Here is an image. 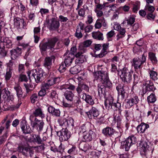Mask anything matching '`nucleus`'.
I'll use <instances>...</instances> for the list:
<instances>
[{"instance_id":"39","label":"nucleus","mask_w":158,"mask_h":158,"mask_svg":"<svg viewBox=\"0 0 158 158\" xmlns=\"http://www.w3.org/2000/svg\"><path fill=\"white\" fill-rule=\"evenodd\" d=\"M148 56L150 59L153 64H156L157 63V60L155 53L152 52H150Z\"/></svg>"},{"instance_id":"45","label":"nucleus","mask_w":158,"mask_h":158,"mask_svg":"<svg viewBox=\"0 0 158 158\" xmlns=\"http://www.w3.org/2000/svg\"><path fill=\"white\" fill-rule=\"evenodd\" d=\"M155 10V8L153 6L150 4H146L144 7V10L145 11H149L151 13H152Z\"/></svg>"},{"instance_id":"58","label":"nucleus","mask_w":158,"mask_h":158,"mask_svg":"<svg viewBox=\"0 0 158 158\" xmlns=\"http://www.w3.org/2000/svg\"><path fill=\"white\" fill-rule=\"evenodd\" d=\"M113 27L114 29L117 31H118L121 28L120 25L117 22H115L114 23Z\"/></svg>"},{"instance_id":"29","label":"nucleus","mask_w":158,"mask_h":158,"mask_svg":"<svg viewBox=\"0 0 158 158\" xmlns=\"http://www.w3.org/2000/svg\"><path fill=\"white\" fill-rule=\"evenodd\" d=\"M82 98L87 103L90 105H93L94 103L91 96L89 95L84 93L82 95Z\"/></svg>"},{"instance_id":"18","label":"nucleus","mask_w":158,"mask_h":158,"mask_svg":"<svg viewBox=\"0 0 158 158\" xmlns=\"http://www.w3.org/2000/svg\"><path fill=\"white\" fill-rule=\"evenodd\" d=\"M94 133L93 131L89 130V131H85L83 132V141H90L92 139Z\"/></svg>"},{"instance_id":"6","label":"nucleus","mask_w":158,"mask_h":158,"mask_svg":"<svg viewBox=\"0 0 158 158\" xmlns=\"http://www.w3.org/2000/svg\"><path fill=\"white\" fill-rule=\"evenodd\" d=\"M30 120L31 125L32 127L39 129V131H40L42 130L44 124L43 120H39L32 115L30 116Z\"/></svg>"},{"instance_id":"5","label":"nucleus","mask_w":158,"mask_h":158,"mask_svg":"<svg viewBox=\"0 0 158 158\" xmlns=\"http://www.w3.org/2000/svg\"><path fill=\"white\" fill-rule=\"evenodd\" d=\"M137 141L136 138L134 135L129 136L125 141L121 143V147L124 148L125 150L128 151L132 144H135Z\"/></svg>"},{"instance_id":"24","label":"nucleus","mask_w":158,"mask_h":158,"mask_svg":"<svg viewBox=\"0 0 158 158\" xmlns=\"http://www.w3.org/2000/svg\"><path fill=\"white\" fill-rule=\"evenodd\" d=\"M70 133L67 129L61 130L60 137L63 141L67 140L70 137Z\"/></svg>"},{"instance_id":"32","label":"nucleus","mask_w":158,"mask_h":158,"mask_svg":"<svg viewBox=\"0 0 158 158\" xmlns=\"http://www.w3.org/2000/svg\"><path fill=\"white\" fill-rule=\"evenodd\" d=\"M135 20V16L133 15H131L127 18H125V20L122 23L121 25L125 24L127 21L128 25H132L134 23Z\"/></svg>"},{"instance_id":"60","label":"nucleus","mask_w":158,"mask_h":158,"mask_svg":"<svg viewBox=\"0 0 158 158\" xmlns=\"http://www.w3.org/2000/svg\"><path fill=\"white\" fill-rule=\"evenodd\" d=\"M93 28V26L92 25H89L86 27L84 29L85 32H89L91 31Z\"/></svg>"},{"instance_id":"37","label":"nucleus","mask_w":158,"mask_h":158,"mask_svg":"<svg viewBox=\"0 0 158 158\" xmlns=\"http://www.w3.org/2000/svg\"><path fill=\"white\" fill-rule=\"evenodd\" d=\"M87 113L88 115V113H89L90 115H92L95 117H97L99 114L98 110L94 107H92L89 111L87 112Z\"/></svg>"},{"instance_id":"22","label":"nucleus","mask_w":158,"mask_h":158,"mask_svg":"<svg viewBox=\"0 0 158 158\" xmlns=\"http://www.w3.org/2000/svg\"><path fill=\"white\" fill-rule=\"evenodd\" d=\"M149 127V126L148 124L143 123L138 126L136 129L138 133L142 134L144 133L146 130Z\"/></svg>"},{"instance_id":"12","label":"nucleus","mask_w":158,"mask_h":158,"mask_svg":"<svg viewBox=\"0 0 158 158\" xmlns=\"http://www.w3.org/2000/svg\"><path fill=\"white\" fill-rule=\"evenodd\" d=\"M97 77H96V79L101 82H102V81H104V80H106L109 78L108 73L106 70L104 71L102 70L98 71L97 74Z\"/></svg>"},{"instance_id":"26","label":"nucleus","mask_w":158,"mask_h":158,"mask_svg":"<svg viewBox=\"0 0 158 158\" xmlns=\"http://www.w3.org/2000/svg\"><path fill=\"white\" fill-rule=\"evenodd\" d=\"M14 89L16 91V95L19 101L23 98V92L21 87L19 85H17L14 87Z\"/></svg>"},{"instance_id":"34","label":"nucleus","mask_w":158,"mask_h":158,"mask_svg":"<svg viewBox=\"0 0 158 158\" xmlns=\"http://www.w3.org/2000/svg\"><path fill=\"white\" fill-rule=\"evenodd\" d=\"M33 114L35 117L39 116L41 118H44L45 117L42 110L39 108L36 109L33 112Z\"/></svg>"},{"instance_id":"25","label":"nucleus","mask_w":158,"mask_h":158,"mask_svg":"<svg viewBox=\"0 0 158 158\" xmlns=\"http://www.w3.org/2000/svg\"><path fill=\"white\" fill-rule=\"evenodd\" d=\"M74 57L75 56L73 55H69L67 54H66L64 61L65 66H69L70 65L72 64Z\"/></svg>"},{"instance_id":"8","label":"nucleus","mask_w":158,"mask_h":158,"mask_svg":"<svg viewBox=\"0 0 158 158\" xmlns=\"http://www.w3.org/2000/svg\"><path fill=\"white\" fill-rule=\"evenodd\" d=\"M121 78L124 82H129L132 79V72L126 68H123L121 71Z\"/></svg>"},{"instance_id":"50","label":"nucleus","mask_w":158,"mask_h":158,"mask_svg":"<svg viewBox=\"0 0 158 158\" xmlns=\"http://www.w3.org/2000/svg\"><path fill=\"white\" fill-rule=\"evenodd\" d=\"M48 96L53 100H54L57 97L56 92L54 90L49 92L48 95Z\"/></svg>"},{"instance_id":"35","label":"nucleus","mask_w":158,"mask_h":158,"mask_svg":"<svg viewBox=\"0 0 158 158\" xmlns=\"http://www.w3.org/2000/svg\"><path fill=\"white\" fill-rule=\"evenodd\" d=\"M102 86H103L104 88L110 89L112 87V84L110 81L109 78L104 81H102L101 82Z\"/></svg>"},{"instance_id":"4","label":"nucleus","mask_w":158,"mask_h":158,"mask_svg":"<svg viewBox=\"0 0 158 158\" xmlns=\"http://www.w3.org/2000/svg\"><path fill=\"white\" fill-rule=\"evenodd\" d=\"M119 107H116L115 112L117 113L118 112L119 114L117 116L114 114V119L116 123V127L119 130V131L121 132L123 131V129H125V127L123 126V125L122 122V120L123 118V117L121 115V110L120 109V105H119Z\"/></svg>"},{"instance_id":"14","label":"nucleus","mask_w":158,"mask_h":158,"mask_svg":"<svg viewBox=\"0 0 158 158\" xmlns=\"http://www.w3.org/2000/svg\"><path fill=\"white\" fill-rule=\"evenodd\" d=\"M48 26L50 30H54L59 27L60 26V23L56 19L52 18L49 20Z\"/></svg>"},{"instance_id":"1","label":"nucleus","mask_w":158,"mask_h":158,"mask_svg":"<svg viewBox=\"0 0 158 158\" xmlns=\"http://www.w3.org/2000/svg\"><path fill=\"white\" fill-rule=\"evenodd\" d=\"M2 95V97L4 100V105H6L8 106H10L13 103L14 99V96L10 95V91L8 88H5L1 91H0V110L1 109V105L2 103L1 100V96Z\"/></svg>"},{"instance_id":"33","label":"nucleus","mask_w":158,"mask_h":158,"mask_svg":"<svg viewBox=\"0 0 158 158\" xmlns=\"http://www.w3.org/2000/svg\"><path fill=\"white\" fill-rule=\"evenodd\" d=\"M30 140L31 142H36L38 144H41L42 140L38 135H35L32 134L30 137Z\"/></svg>"},{"instance_id":"59","label":"nucleus","mask_w":158,"mask_h":158,"mask_svg":"<svg viewBox=\"0 0 158 158\" xmlns=\"http://www.w3.org/2000/svg\"><path fill=\"white\" fill-rule=\"evenodd\" d=\"M78 14L81 16L84 17L85 15V10L84 8H81L78 11Z\"/></svg>"},{"instance_id":"62","label":"nucleus","mask_w":158,"mask_h":158,"mask_svg":"<svg viewBox=\"0 0 158 158\" xmlns=\"http://www.w3.org/2000/svg\"><path fill=\"white\" fill-rule=\"evenodd\" d=\"M35 15V13L31 12L28 15V18L30 20H32V21L34 20Z\"/></svg>"},{"instance_id":"52","label":"nucleus","mask_w":158,"mask_h":158,"mask_svg":"<svg viewBox=\"0 0 158 158\" xmlns=\"http://www.w3.org/2000/svg\"><path fill=\"white\" fill-rule=\"evenodd\" d=\"M75 35L78 39L82 37L83 35L79 28H77V29Z\"/></svg>"},{"instance_id":"36","label":"nucleus","mask_w":158,"mask_h":158,"mask_svg":"<svg viewBox=\"0 0 158 158\" xmlns=\"http://www.w3.org/2000/svg\"><path fill=\"white\" fill-rule=\"evenodd\" d=\"M81 70V68L79 65H76L70 69V72L73 74H77Z\"/></svg>"},{"instance_id":"9","label":"nucleus","mask_w":158,"mask_h":158,"mask_svg":"<svg viewBox=\"0 0 158 158\" xmlns=\"http://www.w3.org/2000/svg\"><path fill=\"white\" fill-rule=\"evenodd\" d=\"M155 89L153 82L150 80L145 81L143 84L142 92L144 95L148 91H153Z\"/></svg>"},{"instance_id":"63","label":"nucleus","mask_w":158,"mask_h":158,"mask_svg":"<svg viewBox=\"0 0 158 158\" xmlns=\"http://www.w3.org/2000/svg\"><path fill=\"white\" fill-rule=\"evenodd\" d=\"M41 15H43L44 14H45L48 13L49 10L48 9L44 8H41L40 11Z\"/></svg>"},{"instance_id":"3","label":"nucleus","mask_w":158,"mask_h":158,"mask_svg":"<svg viewBox=\"0 0 158 158\" xmlns=\"http://www.w3.org/2000/svg\"><path fill=\"white\" fill-rule=\"evenodd\" d=\"M57 41V39L54 38L49 39L48 42H41L39 45L40 49L41 52L46 51L48 49L52 51L54 50L56 43Z\"/></svg>"},{"instance_id":"20","label":"nucleus","mask_w":158,"mask_h":158,"mask_svg":"<svg viewBox=\"0 0 158 158\" xmlns=\"http://www.w3.org/2000/svg\"><path fill=\"white\" fill-rule=\"evenodd\" d=\"M83 53L80 52H77L76 55V59L75 62L76 64L82 63L85 60V56L82 55Z\"/></svg>"},{"instance_id":"49","label":"nucleus","mask_w":158,"mask_h":158,"mask_svg":"<svg viewBox=\"0 0 158 158\" xmlns=\"http://www.w3.org/2000/svg\"><path fill=\"white\" fill-rule=\"evenodd\" d=\"M12 71L6 70V71L5 76V80L7 81L9 80L12 76Z\"/></svg>"},{"instance_id":"21","label":"nucleus","mask_w":158,"mask_h":158,"mask_svg":"<svg viewBox=\"0 0 158 158\" xmlns=\"http://www.w3.org/2000/svg\"><path fill=\"white\" fill-rule=\"evenodd\" d=\"M103 6L104 5H101V4H98L95 5L94 11L98 17H101L103 15V13L102 10L103 9Z\"/></svg>"},{"instance_id":"51","label":"nucleus","mask_w":158,"mask_h":158,"mask_svg":"<svg viewBox=\"0 0 158 158\" xmlns=\"http://www.w3.org/2000/svg\"><path fill=\"white\" fill-rule=\"evenodd\" d=\"M58 122L60 125L62 126L67 122V120L64 117L58 119Z\"/></svg>"},{"instance_id":"30","label":"nucleus","mask_w":158,"mask_h":158,"mask_svg":"<svg viewBox=\"0 0 158 158\" xmlns=\"http://www.w3.org/2000/svg\"><path fill=\"white\" fill-rule=\"evenodd\" d=\"M118 31V33L116 36L117 41L119 40L120 39L124 38L126 35V30L125 28L122 27Z\"/></svg>"},{"instance_id":"53","label":"nucleus","mask_w":158,"mask_h":158,"mask_svg":"<svg viewBox=\"0 0 158 158\" xmlns=\"http://www.w3.org/2000/svg\"><path fill=\"white\" fill-rule=\"evenodd\" d=\"M105 91V88L103 86H102V85H98V94L99 95H100L101 94H103Z\"/></svg>"},{"instance_id":"64","label":"nucleus","mask_w":158,"mask_h":158,"mask_svg":"<svg viewBox=\"0 0 158 158\" xmlns=\"http://www.w3.org/2000/svg\"><path fill=\"white\" fill-rule=\"evenodd\" d=\"M52 114L56 116H59L60 114V111L59 109H55Z\"/></svg>"},{"instance_id":"44","label":"nucleus","mask_w":158,"mask_h":158,"mask_svg":"<svg viewBox=\"0 0 158 158\" xmlns=\"http://www.w3.org/2000/svg\"><path fill=\"white\" fill-rule=\"evenodd\" d=\"M125 117L126 120H127V121L125 123V130L126 131L128 129L129 127V123H128V121L130 119V117L129 116L128 113L127 111H126Z\"/></svg>"},{"instance_id":"48","label":"nucleus","mask_w":158,"mask_h":158,"mask_svg":"<svg viewBox=\"0 0 158 158\" xmlns=\"http://www.w3.org/2000/svg\"><path fill=\"white\" fill-rule=\"evenodd\" d=\"M114 31L111 30L106 35L108 41H111L112 40V37L114 35Z\"/></svg>"},{"instance_id":"13","label":"nucleus","mask_w":158,"mask_h":158,"mask_svg":"<svg viewBox=\"0 0 158 158\" xmlns=\"http://www.w3.org/2000/svg\"><path fill=\"white\" fill-rule=\"evenodd\" d=\"M139 101L138 96H135L127 100L126 108H129L137 104Z\"/></svg>"},{"instance_id":"46","label":"nucleus","mask_w":158,"mask_h":158,"mask_svg":"<svg viewBox=\"0 0 158 158\" xmlns=\"http://www.w3.org/2000/svg\"><path fill=\"white\" fill-rule=\"evenodd\" d=\"M82 90L83 89L81 86V84L79 83L78 86L76 88V91L78 96L81 98V97L82 95H83L84 93L82 92Z\"/></svg>"},{"instance_id":"16","label":"nucleus","mask_w":158,"mask_h":158,"mask_svg":"<svg viewBox=\"0 0 158 158\" xmlns=\"http://www.w3.org/2000/svg\"><path fill=\"white\" fill-rule=\"evenodd\" d=\"M11 57L12 60H15L22 53L21 48L17 47L15 49H12L10 51Z\"/></svg>"},{"instance_id":"31","label":"nucleus","mask_w":158,"mask_h":158,"mask_svg":"<svg viewBox=\"0 0 158 158\" xmlns=\"http://www.w3.org/2000/svg\"><path fill=\"white\" fill-rule=\"evenodd\" d=\"M93 37L99 40H103L104 39L102 33L100 31L93 32L92 33Z\"/></svg>"},{"instance_id":"27","label":"nucleus","mask_w":158,"mask_h":158,"mask_svg":"<svg viewBox=\"0 0 158 158\" xmlns=\"http://www.w3.org/2000/svg\"><path fill=\"white\" fill-rule=\"evenodd\" d=\"M64 96L65 99L68 101L73 102L74 95L72 91L67 90L64 93Z\"/></svg>"},{"instance_id":"28","label":"nucleus","mask_w":158,"mask_h":158,"mask_svg":"<svg viewBox=\"0 0 158 158\" xmlns=\"http://www.w3.org/2000/svg\"><path fill=\"white\" fill-rule=\"evenodd\" d=\"M0 41L3 43V44L8 48L11 47L12 45L11 40L7 37H0Z\"/></svg>"},{"instance_id":"55","label":"nucleus","mask_w":158,"mask_h":158,"mask_svg":"<svg viewBox=\"0 0 158 158\" xmlns=\"http://www.w3.org/2000/svg\"><path fill=\"white\" fill-rule=\"evenodd\" d=\"M6 52L4 48L0 47V56L1 57H5L6 54Z\"/></svg>"},{"instance_id":"40","label":"nucleus","mask_w":158,"mask_h":158,"mask_svg":"<svg viewBox=\"0 0 158 158\" xmlns=\"http://www.w3.org/2000/svg\"><path fill=\"white\" fill-rule=\"evenodd\" d=\"M140 3L139 1H137L133 4L132 11L134 13H137L139 9Z\"/></svg>"},{"instance_id":"57","label":"nucleus","mask_w":158,"mask_h":158,"mask_svg":"<svg viewBox=\"0 0 158 158\" xmlns=\"http://www.w3.org/2000/svg\"><path fill=\"white\" fill-rule=\"evenodd\" d=\"M77 48L76 47H73L71 48L70 52L68 54L69 55H72L75 56V53L76 52Z\"/></svg>"},{"instance_id":"56","label":"nucleus","mask_w":158,"mask_h":158,"mask_svg":"<svg viewBox=\"0 0 158 158\" xmlns=\"http://www.w3.org/2000/svg\"><path fill=\"white\" fill-rule=\"evenodd\" d=\"M105 115H102L100 117L98 118L97 122L99 124H101L104 123L105 122V119L104 117Z\"/></svg>"},{"instance_id":"43","label":"nucleus","mask_w":158,"mask_h":158,"mask_svg":"<svg viewBox=\"0 0 158 158\" xmlns=\"http://www.w3.org/2000/svg\"><path fill=\"white\" fill-rule=\"evenodd\" d=\"M104 19L103 18L98 19L95 25V27L96 28H100L102 26V23H104Z\"/></svg>"},{"instance_id":"2","label":"nucleus","mask_w":158,"mask_h":158,"mask_svg":"<svg viewBox=\"0 0 158 158\" xmlns=\"http://www.w3.org/2000/svg\"><path fill=\"white\" fill-rule=\"evenodd\" d=\"M44 73L43 70L41 68H37L28 71L27 74L30 79L34 78L36 82L38 83L42 80Z\"/></svg>"},{"instance_id":"54","label":"nucleus","mask_w":158,"mask_h":158,"mask_svg":"<svg viewBox=\"0 0 158 158\" xmlns=\"http://www.w3.org/2000/svg\"><path fill=\"white\" fill-rule=\"evenodd\" d=\"M7 64V70L12 71L14 67V64L13 62L11 60H10L9 62Z\"/></svg>"},{"instance_id":"41","label":"nucleus","mask_w":158,"mask_h":158,"mask_svg":"<svg viewBox=\"0 0 158 158\" xmlns=\"http://www.w3.org/2000/svg\"><path fill=\"white\" fill-rule=\"evenodd\" d=\"M21 128L24 133L28 134L30 132L31 128L29 126H27L25 123L21 126Z\"/></svg>"},{"instance_id":"19","label":"nucleus","mask_w":158,"mask_h":158,"mask_svg":"<svg viewBox=\"0 0 158 158\" xmlns=\"http://www.w3.org/2000/svg\"><path fill=\"white\" fill-rule=\"evenodd\" d=\"M115 132L114 130L111 127H107L102 130V133L107 137H110L113 135Z\"/></svg>"},{"instance_id":"47","label":"nucleus","mask_w":158,"mask_h":158,"mask_svg":"<svg viewBox=\"0 0 158 158\" xmlns=\"http://www.w3.org/2000/svg\"><path fill=\"white\" fill-rule=\"evenodd\" d=\"M30 100L32 103H35L38 100V96L37 94L34 93L31 95L30 97Z\"/></svg>"},{"instance_id":"23","label":"nucleus","mask_w":158,"mask_h":158,"mask_svg":"<svg viewBox=\"0 0 158 158\" xmlns=\"http://www.w3.org/2000/svg\"><path fill=\"white\" fill-rule=\"evenodd\" d=\"M17 6H14L11 8L10 10L13 13H14V11H15V13L18 12L19 9L20 10L21 13H23L25 12L26 10V7L21 3H20V5H19V9L17 8Z\"/></svg>"},{"instance_id":"38","label":"nucleus","mask_w":158,"mask_h":158,"mask_svg":"<svg viewBox=\"0 0 158 158\" xmlns=\"http://www.w3.org/2000/svg\"><path fill=\"white\" fill-rule=\"evenodd\" d=\"M151 78L155 81L158 78V75L157 73L154 71L149 70L148 71Z\"/></svg>"},{"instance_id":"15","label":"nucleus","mask_w":158,"mask_h":158,"mask_svg":"<svg viewBox=\"0 0 158 158\" xmlns=\"http://www.w3.org/2000/svg\"><path fill=\"white\" fill-rule=\"evenodd\" d=\"M14 25L17 29L23 28L25 29L24 26V20L18 17L15 18Z\"/></svg>"},{"instance_id":"10","label":"nucleus","mask_w":158,"mask_h":158,"mask_svg":"<svg viewBox=\"0 0 158 158\" xmlns=\"http://www.w3.org/2000/svg\"><path fill=\"white\" fill-rule=\"evenodd\" d=\"M140 146L141 148L140 153L142 156H146L151 150V148H149L146 141H141L140 143Z\"/></svg>"},{"instance_id":"61","label":"nucleus","mask_w":158,"mask_h":158,"mask_svg":"<svg viewBox=\"0 0 158 158\" xmlns=\"http://www.w3.org/2000/svg\"><path fill=\"white\" fill-rule=\"evenodd\" d=\"M46 94V91L45 90L42 88L39 92L38 95L40 96H44Z\"/></svg>"},{"instance_id":"7","label":"nucleus","mask_w":158,"mask_h":158,"mask_svg":"<svg viewBox=\"0 0 158 158\" xmlns=\"http://www.w3.org/2000/svg\"><path fill=\"white\" fill-rule=\"evenodd\" d=\"M146 60V56L143 54L142 57L140 58H135L133 59L131 62L132 65L135 70L139 69L142 67V64L145 62Z\"/></svg>"},{"instance_id":"17","label":"nucleus","mask_w":158,"mask_h":158,"mask_svg":"<svg viewBox=\"0 0 158 158\" xmlns=\"http://www.w3.org/2000/svg\"><path fill=\"white\" fill-rule=\"evenodd\" d=\"M55 57L53 56L46 57L44 63V66L48 69L51 68L52 64V61H54Z\"/></svg>"},{"instance_id":"11","label":"nucleus","mask_w":158,"mask_h":158,"mask_svg":"<svg viewBox=\"0 0 158 158\" xmlns=\"http://www.w3.org/2000/svg\"><path fill=\"white\" fill-rule=\"evenodd\" d=\"M114 99L113 97L111 95L108 96L105 101V106L106 108L108 110H110L112 108L113 110L115 109L113 108V107H116L117 106L115 103L113 102Z\"/></svg>"},{"instance_id":"42","label":"nucleus","mask_w":158,"mask_h":158,"mask_svg":"<svg viewBox=\"0 0 158 158\" xmlns=\"http://www.w3.org/2000/svg\"><path fill=\"white\" fill-rule=\"evenodd\" d=\"M147 100L148 103H154L156 101V98L155 94L152 93L148 97Z\"/></svg>"}]
</instances>
